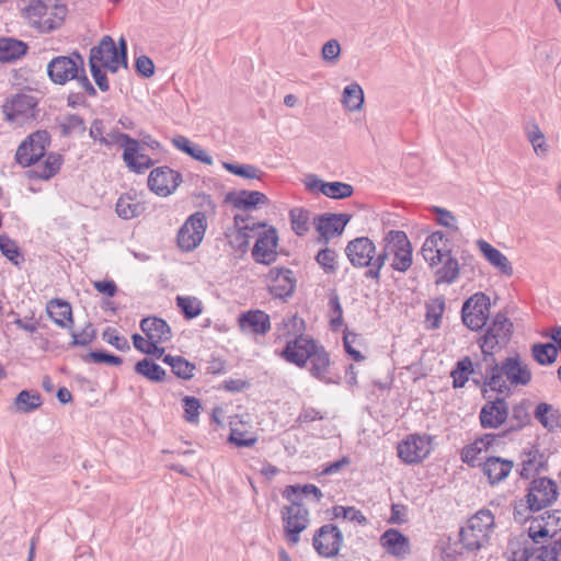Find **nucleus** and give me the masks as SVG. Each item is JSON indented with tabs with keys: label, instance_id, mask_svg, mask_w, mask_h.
<instances>
[{
	"label": "nucleus",
	"instance_id": "nucleus-1",
	"mask_svg": "<svg viewBox=\"0 0 561 561\" xmlns=\"http://www.w3.org/2000/svg\"><path fill=\"white\" fill-rule=\"evenodd\" d=\"M50 145L47 130H36L28 135L18 147L15 160L22 167H33L26 174L32 180H49L55 176L64 162L62 156L56 152L46 154Z\"/></svg>",
	"mask_w": 561,
	"mask_h": 561
},
{
	"label": "nucleus",
	"instance_id": "nucleus-2",
	"mask_svg": "<svg viewBox=\"0 0 561 561\" xmlns=\"http://www.w3.org/2000/svg\"><path fill=\"white\" fill-rule=\"evenodd\" d=\"M298 321L304 325V320L298 319L297 316H289L283 318L282 322L277 324L275 334L278 340H286V345L280 352V357L287 363L294 364L298 367H305L308 359L314 354L317 342L301 332H291V329L297 327Z\"/></svg>",
	"mask_w": 561,
	"mask_h": 561
},
{
	"label": "nucleus",
	"instance_id": "nucleus-3",
	"mask_svg": "<svg viewBox=\"0 0 561 561\" xmlns=\"http://www.w3.org/2000/svg\"><path fill=\"white\" fill-rule=\"evenodd\" d=\"M47 75L55 84L64 85L70 80H76L84 93L90 96L96 95V90L85 73L84 59L78 51L54 57L47 65Z\"/></svg>",
	"mask_w": 561,
	"mask_h": 561
},
{
	"label": "nucleus",
	"instance_id": "nucleus-4",
	"mask_svg": "<svg viewBox=\"0 0 561 561\" xmlns=\"http://www.w3.org/2000/svg\"><path fill=\"white\" fill-rule=\"evenodd\" d=\"M533 378L531 370L519 354L506 357L500 363L493 358V391L511 396L512 387L527 386Z\"/></svg>",
	"mask_w": 561,
	"mask_h": 561
},
{
	"label": "nucleus",
	"instance_id": "nucleus-5",
	"mask_svg": "<svg viewBox=\"0 0 561 561\" xmlns=\"http://www.w3.org/2000/svg\"><path fill=\"white\" fill-rule=\"evenodd\" d=\"M559 496L558 484L548 477L535 478L527 488L525 495L526 504L523 502L515 506L514 518L518 523L530 519L526 512H539L551 506Z\"/></svg>",
	"mask_w": 561,
	"mask_h": 561
},
{
	"label": "nucleus",
	"instance_id": "nucleus-6",
	"mask_svg": "<svg viewBox=\"0 0 561 561\" xmlns=\"http://www.w3.org/2000/svg\"><path fill=\"white\" fill-rule=\"evenodd\" d=\"M390 261L392 270L405 273L412 265V245L404 231L390 230L382 239L378 265L381 268Z\"/></svg>",
	"mask_w": 561,
	"mask_h": 561
},
{
	"label": "nucleus",
	"instance_id": "nucleus-7",
	"mask_svg": "<svg viewBox=\"0 0 561 561\" xmlns=\"http://www.w3.org/2000/svg\"><path fill=\"white\" fill-rule=\"evenodd\" d=\"M528 520L530 522L528 538L510 541V545H515V549L546 545L561 531V510L547 511Z\"/></svg>",
	"mask_w": 561,
	"mask_h": 561
},
{
	"label": "nucleus",
	"instance_id": "nucleus-8",
	"mask_svg": "<svg viewBox=\"0 0 561 561\" xmlns=\"http://www.w3.org/2000/svg\"><path fill=\"white\" fill-rule=\"evenodd\" d=\"M345 254L354 267L366 268L365 278L371 279L376 284L380 283L379 251L368 237H358L351 240L345 248Z\"/></svg>",
	"mask_w": 561,
	"mask_h": 561
},
{
	"label": "nucleus",
	"instance_id": "nucleus-9",
	"mask_svg": "<svg viewBox=\"0 0 561 561\" xmlns=\"http://www.w3.org/2000/svg\"><path fill=\"white\" fill-rule=\"evenodd\" d=\"M89 61L100 64L103 68L115 73L119 66L127 68V42L124 37L118 41L116 47L114 39L110 35L102 37L98 46L90 50Z\"/></svg>",
	"mask_w": 561,
	"mask_h": 561
},
{
	"label": "nucleus",
	"instance_id": "nucleus-10",
	"mask_svg": "<svg viewBox=\"0 0 561 561\" xmlns=\"http://www.w3.org/2000/svg\"><path fill=\"white\" fill-rule=\"evenodd\" d=\"M491 531V511L480 510L466 527L459 531L460 541L467 550H479L489 545Z\"/></svg>",
	"mask_w": 561,
	"mask_h": 561
},
{
	"label": "nucleus",
	"instance_id": "nucleus-11",
	"mask_svg": "<svg viewBox=\"0 0 561 561\" xmlns=\"http://www.w3.org/2000/svg\"><path fill=\"white\" fill-rule=\"evenodd\" d=\"M233 221V227L228 228L225 236L234 253L242 255L248 251L255 230L265 228V224L254 222L249 216L243 215H236Z\"/></svg>",
	"mask_w": 561,
	"mask_h": 561
},
{
	"label": "nucleus",
	"instance_id": "nucleus-12",
	"mask_svg": "<svg viewBox=\"0 0 561 561\" xmlns=\"http://www.w3.org/2000/svg\"><path fill=\"white\" fill-rule=\"evenodd\" d=\"M28 23L42 33L58 28L64 21V10L50 8L42 1H33L25 9Z\"/></svg>",
	"mask_w": 561,
	"mask_h": 561
},
{
	"label": "nucleus",
	"instance_id": "nucleus-13",
	"mask_svg": "<svg viewBox=\"0 0 561 561\" xmlns=\"http://www.w3.org/2000/svg\"><path fill=\"white\" fill-rule=\"evenodd\" d=\"M5 121L22 126L36 118L38 114L37 100L35 96L19 93L13 95L2 106Z\"/></svg>",
	"mask_w": 561,
	"mask_h": 561
},
{
	"label": "nucleus",
	"instance_id": "nucleus-14",
	"mask_svg": "<svg viewBox=\"0 0 561 561\" xmlns=\"http://www.w3.org/2000/svg\"><path fill=\"white\" fill-rule=\"evenodd\" d=\"M461 460L470 467H479L491 483V433L483 434L461 449Z\"/></svg>",
	"mask_w": 561,
	"mask_h": 561
},
{
	"label": "nucleus",
	"instance_id": "nucleus-15",
	"mask_svg": "<svg viewBox=\"0 0 561 561\" xmlns=\"http://www.w3.org/2000/svg\"><path fill=\"white\" fill-rule=\"evenodd\" d=\"M490 306L491 300L485 294H474L462 305L461 319L463 324L472 331H478L485 327L490 316Z\"/></svg>",
	"mask_w": 561,
	"mask_h": 561
},
{
	"label": "nucleus",
	"instance_id": "nucleus-16",
	"mask_svg": "<svg viewBox=\"0 0 561 561\" xmlns=\"http://www.w3.org/2000/svg\"><path fill=\"white\" fill-rule=\"evenodd\" d=\"M207 228L205 213L196 211L191 215L178 232V244L186 252L195 250L204 239Z\"/></svg>",
	"mask_w": 561,
	"mask_h": 561
},
{
	"label": "nucleus",
	"instance_id": "nucleus-17",
	"mask_svg": "<svg viewBox=\"0 0 561 561\" xmlns=\"http://www.w3.org/2000/svg\"><path fill=\"white\" fill-rule=\"evenodd\" d=\"M280 516L286 539L290 545H297L300 534L308 528L310 523L308 508L297 505L283 506Z\"/></svg>",
	"mask_w": 561,
	"mask_h": 561
},
{
	"label": "nucleus",
	"instance_id": "nucleus-18",
	"mask_svg": "<svg viewBox=\"0 0 561 561\" xmlns=\"http://www.w3.org/2000/svg\"><path fill=\"white\" fill-rule=\"evenodd\" d=\"M561 558V537L548 541L539 547H525L515 549V545H511L510 561H559Z\"/></svg>",
	"mask_w": 561,
	"mask_h": 561
},
{
	"label": "nucleus",
	"instance_id": "nucleus-19",
	"mask_svg": "<svg viewBox=\"0 0 561 561\" xmlns=\"http://www.w3.org/2000/svg\"><path fill=\"white\" fill-rule=\"evenodd\" d=\"M344 542L340 528L333 524L322 525L316 530L312 546L316 552L323 558H334L339 554Z\"/></svg>",
	"mask_w": 561,
	"mask_h": 561
},
{
	"label": "nucleus",
	"instance_id": "nucleus-20",
	"mask_svg": "<svg viewBox=\"0 0 561 561\" xmlns=\"http://www.w3.org/2000/svg\"><path fill=\"white\" fill-rule=\"evenodd\" d=\"M399 458L409 465L419 463L431 453L428 435L411 434L400 442L397 447Z\"/></svg>",
	"mask_w": 561,
	"mask_h": 561
},
{
	"label": "nucleus",
	"instance_id": "nucleus-21",
	"mask_svg": "<svg viewBox=\"0 0 561 561\" xmlns=\"http://www.w3.org/2000/svg\"><path fill=\"white\" fill-rule=\"evenodd\" d=\"M181 183V173L168 165L151 170L148 176V187L150 191L162 197L173 194Z\"/></svg>",
	"mask_w": 561,
	"mask_h": 561
},
{
	"label": "nucleus",
	"instance_id": "nucleus-22",
	"mask_svg": "<svg viewBox=\"0 0 561 561\" xmlns=\"http://www.w3.org/2000/svg\"><path fill=\"white\" fill-rule=\"evenodd\" d=\"M238 328L244 335L264 336L271 330V318L263 310H248L238 317Z\"/></svg>",
	"mask_w": 561,
	"mask_h": 561
},
{
	"label": "nucleus",
	"instance_id": "nucleus-23",
	"mask_svg": "<svg viewBox=\"0 0 561 561\" xmlns=\"http://www.w3.org/2000/svg\"><path fill=\"white\" fill-rule=\"evenodd\" d=\"M278 244V234L274 227L264 229L259 233L256 242L252 249V256L255 262L268 265L276 260V248Z\"/></svg>",
	"mask_w": 561,
	"mask_h": 561
},
{
	"label": "nucleus",
	"instance_id": "nucleus-24",
	"mask_svg": "<svg viewBox=\"0 0 561 561\" xmlns=\"http://www.w3.org/2000/svg\"><path fill=\"white\" fill-rule=\"evenodd\" d=\"M268 291L279 299H287L293 296L296 289V278L289 268L273 267L268 272Z\"/></svg>",
	"mask_w": 561,
	"mask_h": 561
},
{
	"label": "nucleus",
	"instance_id": "nucleus-25",
	"mask_svg": "<svg viewBox=\"0 0 561 561\" xmlns=\"http://www.w3.org/2000/svg\"><path fill=\"white\" fill-rule=\"evenodd\" d=\"M450 253V241L442 231H435L430 234L421 249V254L431 268L439 264L442 256Z\"/></svg>",
	"mask_w": 561,
	"mask_h": 561
},
{
	"label": "nucleus",
	"instance_id": "nucleus-26",
	"mask_svg": "<svg viewBox=\"0 0 561 561\" xmlns=\"http://www.w3.org/2000/svg\"><path fill=\"white\" fill-rule=\"evenodd\" d=\"M516 311L515 306H506L493 314V347H505L513 335L514 325L511 317Z\"/></svg>",
	"mask_w": 561,
	"mask_h": 561
},
{
	"label": "nucleus",
	"instance_id": "nucleus-27",
	"mask_svg": "<svg viewBox=\"0 0 561 561\" xmlns=\"http://www.w3.org/2000/svg\"><path fill=\"white\" fill-rule=\"evenodd\" d=\"M122 158L128 170L137 174L145 173L154 164V161L144 152V148L137 139L125 148Z\"/></svg>",
	"mask_w": 561,
	"mask_h": 561
},
{
	"label": "nucleus",
	"instance_id": "nucleus-28",
	"mask_svg": "<svg viewBox=\"0 0 561 561\" xmlns=\"http://www.w3.org/2000/svg\"><path fill=\"white\" fill-rule=\"evenodd\" d=\"M350 220V216L346 214H325L314 219V226L317 231L324 242L328 243L329 238L334 234H341Z\"/></svg>",
	"mask_w": 561,
	"mask_h": 561
},
{
	"label": "nucleus",
	"instance_id": "nucleus-29",
	"mask_svg": "<svg viewBox=\"0 0 561 561\" xmlns=\"http://www.w3.org/2000/svg\"><path fill=\"white\" fill-rule=\"evenodd\" d=\"M309 190L319 188L327 197L334 199H343L353 195L354 188L351 184L343 182H324L312 175L306 183Z\"/></svg>",
	"mask_w": 561,
	"mask_h": 561
},
{
	"label": "nucleus",
	"instance_id": "nucleus-30",
	"mask_svg": "<svg viewBox=\"0 0 561 561\" xmlns=\"http://www.w3.org/2000/svg\"><path fill=\"white\" fill-rule=\"evenodd\" d=\"M380 545L386 551L397 558H404L410 553L409 538L400 530L390 528L380 536Z\"/></svg>",
	"mask_w": 561,
	"mask_h": 561
},
{
	"label": "nucleus",
	"instance_id": "nucleus-31",
	"mask_svg": "<svg viewBox=\"0 0 561 561\" xmlns=\"http://www.w3.org/2000/svg\"><path fill=\"white\" fill-rule=\"evenodd\" d=\"M140 329L148 340L164 343L172 339L170 325L161 318L147 317L140 321Z\"/></svg>",
	"mask_w": 561,
	"mask_h": 561
},
{
	"label": "nucleus",
	"instance_id": "nucleus-32",
	"mask_svg": "<svg viewBox=\"0 0 561 561\" xmlns=\"http://www.w3.org/2000/svg\"><path fill=\"white\" fill-rule=\"evenodd\" d=\"M228 199L233 207L239 209H253L262 205H267L270 199L267 196L259 191L242 190L228 194Z\"/></svg>",
	"mask_w": 561,
	"mask_h": 561
},
{
	"label": "nucleus",
	"instance_id": "nucleus-33",
	"mask_svg": "<svg viewBox=\"0 0 561 561\" xmlns=\"http://www.w3.org/2000/svg\"><path fill=\"white\" fill-rule=\"evenodd\" d=\"M435 284H453L459 276V263L450 254L442 256L438 265H434Z\"/></svg>",
	"mask_w": 561,
	"mask_h": 561
},
{
	"label": "nucleus",
	"instance_id": "nucleus-34",
	"mask_svg": "<svg viewBox=\"0 0 561 561\" xmlns=\"http://www.w3.org/2000/svg\"><path fill=\"white\" fill-rule=\"evenodd\" d=\"M535 419L549 432L561 428V411L547 402H540L535 411Z\"/></svg>",
	"mask_w": 561,
	"mask_h": 561
},
{
	"label": "nucleus",
	"instance_id": "nucleus-35",
	"mask_svg": "<svg viewBox=\"0 0 561 561\" xmlns=\"http://www.w3.org/2000/svg\"><path fill=\"white\" fill-rule=\"evenodd\" d=\"M172 145L180 151L186 153L191 158L206 164L211 165L214 160L199 145L194 144L187 137L178 135L172 138Z\"/></svg>",
	"mask_w": 561,
	"mask_h": 561
},
{
	"label": "nucleus",
	"instance_id": "nucleus-36",
	"mask_svg": "<svg viewBox=\"0 0 561 561\" xmlns=\"http://www.w3.org/2000/svg\"><path fill=\"white\" fill-rule=\"evenodd\" d=\"M47 313L60 328H70L73 323L70 304L60 299H53L47 304Z\"/></svg>",
	"mask_w": 561,
	"mask_h": 561
},
{
	"label": "nucleus",
	"instance_id": "nucleus-37",
	"mask_svg": "<svg viewBox=\"0 0 561 561\" xmlns=\"http://www.w3.org/2000/svg\"><path fill=\"white\" fill-rule=\"evenodd\" d=\"M310 360V374L314 378L328 382L329 379L327 375L330 368V356L328 352L323 348V346L317 344L314 348V354L308 359Z\"/></svg>",
	"mask_w": 561,
	"mask_h": 561
},
{
	"label": "nucleus",
	"instance_id": "nucleus-38",
	"mask_svg": "<svg viewBox=\"0 0 561 561\" xmlns=\"http://www.w3.org/2000/svg\"><path fill=\"white\" fill-rule=\"evenodd\" d=\"M27 51V45L12 37L0 38V61L11 62L23 57Z\"/></svg>",
	"mask_w": 561,
	"mask_h": 561
},
{
	"label": "nucleus",
	"instance_id": "nucleus-39",
	"mask_svg": "<svg viewBox=\"0 0 561 561\" xmlns=\"http://www.w3.org/2000/svg\"><path fill=\"white\" fill-rule=\"evenodd\" d=\"M524 130L536 154L541 157L546 156L549 151V146L538 124L535 121H528L524 126Z\"/></svg>",
	"mask_w": 561,
	"mask_h": 561
},
{
	"label": "nucleus",
	"instance_id": "nucleus-40",
	"mask_svg": "<svg viewBox=\"0 0 561 561\" xmlns=\"http://www.w3.org/2000/svg\"><path fill=\"white\" fill-rule=\"evenodd\" d=\"M425 323L430 330H436L440 327V321L445 311V298L437 297L426 302Z\"/></svg>",
	"mask_w": 561,
	"mask_h": 561
},
{
	"label": "nucleus",
	"instance_id": "nucleus-41",
	"mask_svg": "<svg viewBox=\"0 0 561 561\" xmlns=\"http://www.w3.org/2000/svg\"><path fill=\"white\" fill-rule=\"evenodd\" d=\"M135 371L153 382H161L167 376L165 370L160 365L147 357L136 363Z\"/></svg>",
	"mask_w": 561,
	"mask_h": 561
},
{
	"label": "nucleus",
	"instance_id": "nucleus-42",
	"mask_svg": "<svg viewBox=\"0 0 561 561\" xmlns=\"http://www.w3.org/2000/svg\"><path fill=\"white\" fill-rule=\"evenodd\" d=\"M530 405L531 402L528 399H523L518 404L513 407L510 431H520L530 423Z\"/></svg>",
	"mask_w": 561,
	"mask_h": 561
},
{
	"label": "nucleus",
	"instance_id": "nucleus-43",
	"mask_svg": "<svg viewBox=\"0 0 561 561\" xmlns=\"http://www.w3.org/2000/svg\"><path fill=\"white\" fill-rule=\"evenodd\" d=\"M142 209L144 207L129 194L122 195L116 202V214L123 219L135 218Z\"/></svg>",
	"mask_w": 561,
	"mask_h": 561
},
{
	"label": "nucleus",
	"instance_id": "nucleus-44",
	"mask_svg": "<svg viewBox=\"0 0 561 561\" xmlns=\"http://www.w3.org/2000/svg\"><path fill=\"white\" fill-rule=\"evenodd\" d=\"M342 102L350 111H359L364 104V91L358 83H351L344 88Z\"/></svg>",
	"mask_w": 561,
	"mask_h": 561
},
{
	"label": "nucleus",
	"instance_id": "nucleus-45",
	"mask_svg": "<svg viewBox=\"0 0 561 561\" xmlns=\"http://www.w3.org/2000/svg\"><path fill=\"white\" fill-rule=\"evenodd\" d=\"M534 359L540 365H551L558 357V347L552 343H535L531 346Z\"/></svg>",
	"mask_w": 561,
	"mask_h": 561
},
{
	"label": "nucleus",
	"instance_id": "nucleus-46",
	"mask_svg": "<svg viewBox=\"0 0 561 561\" xmlns=\"http://www.w3.org/2000/svg\"><path fill=\"white\" fill-rule=\"evenodd\" d=\"M59 127L64 137L84 134L87 127L84 119L78 114H68L60 118Z\"/></svg>",
	"mask_w": 561,
	"mask_h": 561
},
{
	"label": "nucleus",
	"instance_id": "nucleus-47",
	"mask_svg": "<svg viewBox=\"0 0 561 561\" xmlns=\"http://www.w3.org/2000/svg\"><path fill=\"white\" fill-rule=\"evenodd\" d=\"M293 231L297 236H305L310 228V213L301 207H295L289 211Z\"/></svg>",
	"mask_w": 561,
	"mask_h": 561
},
{
	"label": "nucleus",
	"instance_id": "nucleus-48",
	"mask_svg": "<svg viewBox=\"0 0 561 561\" xmlns=\"http://www.w3.org/2000/svg\"><path fill=\"white\" fill-rule=\"evenodd\" d=\"M176 306L187 320L198 317L203 311L202 301L197 297L193 296H178Z\"/></svg>",
	"mask_w": 561,
	"mask_h": 561
},
{
	"label": "nucleus",
	"instance_id": "nucleus-49",
	"mask_svg": "<svg viewBox=\"0 0 561 561\" xmlns=\"http://www.w3.org/2000/svg\"><path fill=\"white\" fill-rule=\"evenodd\" d=\"M42 398L37 392L22 390L15 398L14 404L19 412L27 413L42 405Z\"/></svg>",
	"mask_w": 561,
	"mask_h": 561
},
{
	"label": "nucleus",
	"instance_id": "nucleus-50",
	"mask_svg": "<svg viewBox=\"0 0 561 561\" xmlns=\"http://www.w3.org/2000/svg\"><path fill=\"white\" fill-rule=\"evenodd\" d=\"M0 251L14 265L24 262V256L14 240L8 236H0Z\"/></svg>",
	"mask_w": 561,
	"mask_h": 561
},
{
	"label": "nucleus",
	"instance_id": "nucleus-51",
	"mask_svg": "<svg viewBox=\"0 0 561 561\" xmlns=\"http://www.w3.org/2000/svg\"><path fill=\"white\" fill-rule=\"evenodd\" d=\"M222 167L230 173L245 179L262 180L264 172L253 164L224 162Z\"/></svg>",
	"mask_w": 561,
	"mask_h": 561
},
{
	"label": "nucleus",
	"instance_id": "nucleus-52",
	"mask_svg": "<svg viewBox=\"0 0 561 561\" xmlns=\"http://www.w3.org/2000/svg\"><path fill=\"white\" fill-rule=\"evenodd\" d=\"M474 374L472 363L469 357L459 360L456 368L451 371L454 388H461L469 379V375Z\"/></svg>",
	"mask_w": 561,
	"mask_h": 561
},
{
	"label": "nucleus",
	"instance_id": "nucleus-53",
	"mask_svg": "<svg viewBox=\"0 0 561 561\" xmlns=\"http://www.w3.org/2000/svg\"><path fill=\"white\" fill-rule=\"evenodd\" d=\"M131 340L134 347L144 354L151 355L156 358H161L164 353V348L158 346L160 342H154L148 339L145 340L141 335L137 333L131 335Z\"/></svg>",
	"mask_w": 561,
	"mask_h": 561
},
{
	"label": "nucleus",
	"instance_id": "nucleus-54",
	"mask_svg": "<svg viewBox=\"0 0 561 561\" xmlns=\"http://www.w3.org/2000/svg\"><path fill=\"white\" fill-rule=\"evenodd\" d=\"M257 438L248 431H242L237 427V424L231 422L230 435L228 442L236 447H252Z\"/></svg>",
	"mask_w": 561,
	"mask_h": 561
},
{
	"label": "nucleus",
	"instance_id": "nucleus-55",
	"mask_svg": "<svg viewBox=\"0 0 561 561\" xmlns=\"http://www.w3.org/2000/svg\"><path fill=\"white\" fill-rule=\"evenodd\" d=\"M333 515L335 518H344L350 522H356L359 525H366L368 523L362 511L355 508L354 506L335 505L333 507Z\"/></svg>",
	"mask_w": 561,
	"mask_h": 561
},
{
	"label": "nucleus",
	"instance_id": "nucleus-56",
	"mask_svg": "<svg viewBox=\"0 0 561 561\" xmlns=\"http://www.w3.org/2000/svg\"><path fill=\"white\" fill-rule=\"evenodd\" d=\"M336 257L334 250L325 248L318 252L316 261L327 274H334L337 270Z\"/></svg>",
	"mask_w": 561,
	"mask_h": 561
},
{
	"label": "nucleus",
	"instance_id": "nucleus-57",
	"mask_svg": "<svg viewBox=\"0 0 561 561\" xmlns=\"http://www.w3.org/2000/svg\"><path fill=\"white\" fill-rule=\"evenodd\" d=\"M329 307L331 311L330 325L333 331H336L343 325V309L336 293L330 295Z\"/></svg>",
	"mask_w": 561,
	"mask_h": 561
},
{
	"label": "nucleus",
	"instance_id": "nucleus-58",
	"mask_svg": "<svg viewBox=\"0 0 561 561\" xmlns=\"http://www.w3.org/2000/svg\"><path fill=\"white\" fill-rule=\"evenodd\" d=\"M102 339L121 352L130 350L127 339L119 335L117 330L114 328L107 327L102 333Z\"/></svg>",
	"mask_w": 561,
	"mask_h": 561
},
{
	"label": "nucleus",
	"instance_id": "nucleus-59",
	"mask_svg": "<svg viewBox=\"0 0 561 561\" xmlns=\"http://www.w3.org/2000/svg\"><path fill=\"white\" fill-rule=\"evenodd\" d=\"M508 417V405L504 398L493 399V430L500 427Z\"/></svg>",
	"mask_w": 561,
	"mask_h": 561
},
{
	"label": "nucleus",
	"instance_id": "nucleus-60",
	"mask_svg": "<svg viewBox=\"0 0 561 561\" xmlns=\"http://www.w3.org/2000/svg\"><path fill=\"white\" fill-rule=\"evenodd\" d=\"M184 419L188 423H197L201 410V402L195 397L186 396L183 399Z\"/></svg>",
	"mask_w": 561,
	"mask_h": 561
},
{
	"label": "nucleus",
	"instance_id": "nucleus-61",
	"mask_svg": "<svg viewBox=\"0 0 561 561\" xmlns=\"http://www.w3.org/2000/svg\"><path fill=\"white\" fill-rule=\"evenodd\" d=\"M89 359L96 364H107L112 366H118L123 363L122 357L106 353L104 351H91L84 357V360Z\"/></svg>",
	"mask_w": 561,
	"mask_h": 561
},
{
	"label": "nucleus",
	"instance_id": "nucleus-62",
	"mask_svg": "<svg viewBox=\"0 0 561 561\" xmlns=\"http://www.w3.org/2000/svg\"><path fill=\"white\" fill-rule=\"evenodd\" d=\"M195 365L182 356H176L172 373L181 379L188 380L194 376Z\"/></svg>",
	"mask_w": 561,
	"mask_h": 561
},
{
	"label": "nucleus",
	"instance_id": "nucleus-63",
	"mask_svg": "<svg viewBox=\"0 0 561 561\" xmlns=\"http://www.w3.org/2000/svg\"><path fill=\"white\" fill-rule=\"evenodd\" d=\"M493 268L497 270L500 274L511 277L514 274V268L510 260L497 249L493 247Z\"/></svg>",
	"mask_w": 561,
	"mask_h": 561
},
{
	"label": "nucleus",
	"instance_id": "nucleus-64",
	"mask_svg": "<svg viewBox=\"0 0 561 561\" xmlns=\"http://www.w3.org/2000/svg\"><path fill=\"white\" fill-rule=\"evenodd\" d=\"M72 341L70 346H88L95 339V330L91 323H89L81 332H71Z\"/></svg>",
	"mask_w": 561,
	"mask_h": 561
}]
</instances>
